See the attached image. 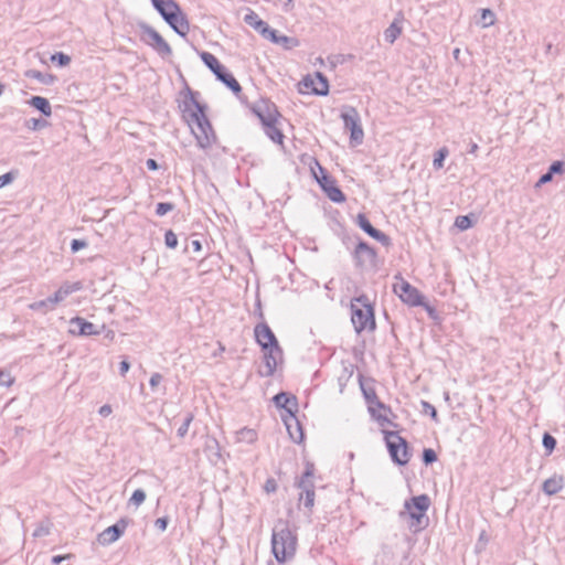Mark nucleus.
I'll return each mask as SVG.
<instances>
[{"instance_id":"obj_1","label":"nucleus","mask_w":565,"mask_h":565,"mask_svg":"<svg viewBox=\"0 0 565 565\" xmlns=\"http://www.w3.org/2000/svg\"><path fill=\"white\" fill-rule=\"evenodd\" d=\"M198 93L189 92L182 104V116L189 125L199 148L210 149L216 141V135L206 117L205 106L196 98Z\"/></svg>"},{"instance_id":"obj_2","label":"nucleus","mask_w":565,"mask_h":565,"mask_svg":"<svg viewBox=\"0 0 565 565\" xmlns=\"http://www.w3.org/2000/svg\"><path fill=\"white\" fill-rule=\"evenodd\" d=\"M297 550V535L285 522H279L271 534V552L279 563L294 557Z\"/></svg>"},{"instance_id":"obj_3","label":"nucleus","mask_w":565,"mask_h":565,"mask_svg":"<svg viewBox=\"0 0 565 565\" xmlns=\"http://www.w3.org/2000/svg\"><path fill=\"white\" fill-rule=\"evenodd\" d=\"M162 19L181 36L189 33L190 25L178 3L173 0H151Z\"/></svg>"},{"instance_id":"obj_4","label":"nucleus","mask_w":565,"mask_h":565,"mask_svg":"<svg viewBox=\"0 0 565 565\" xmlns=\"http://www.w3.org/2000/svg\"><path fill=\"white\" fill-rule=\"evenodd\" d=\"M351 321L356 333L375 329L374 310L366 296L362 295L353 299L351 303Z\"/></svg>"},{"instance_id":"obj_5","label":"nucleus","mask_w":565,"mask_h":565,"mask_svg":"<svg viewBox=\"0 0 565 565\" xmlns=\"http://www.w3.org/2000/svg\"><path fill=\"white\" fill-rule=\"evenodd\" d=\"M429 504L430 500L426 494L413 497L411 500L405 501L404 508L411 518L409 527L414 532H418L427 525L428 518L426 516V511Z\"/></svg>"},{"instance_id":"obj_6","label":"nucleus","mask_w":565,"mask_h":565,"mask_svg":"<svg viewBox=\"0 0 565 565\" xmlns=\"http://www.w3.org/2000/svg\"><path fill=\"white\" fill-rule=\"evenodd\" d=\"M203 63L213 72L218 81L225 84L235 95L242 90L239 83L236 78L226 71V68L218 62V60L209 52L201 53Z\"/></svg>"},{"instance_id":"obj_7","label":"nucleus","mask_w":565,"mask_h":565,"mask_svg":"<svg viewBox=\"0 0 565 565\" xmlns=\"http://www.w3.org/2000/svg\"><path fill=\"white\" fill-rule=\"evenodd\" d=\"M361 390L372 418H374L381 426L390 423L387 418L390 408L379 399L375 390L372 386H366L363 383H361Z\"/></svg>"},{"instance_id":"obj_8","label":"nucleus","mask_w":565,"mask_h":565,"mask_svg":"<svg viewBox=\"0 0 565 565\" xmlns=\"http://www.w3.org/2000/svg\"><path fill=\"white\" fill-rule=\"evenodd\" d=\"M385 441L395 463L404 466L409 461L407 443L397 431H385Z\"/></svg>"},{"instance_id":"obj_9","label":"nucleus","mask_w":565,"mask_h":565,"mask_svg":"<svg viewBox=\"0 0 565 565\" xmlns=\"http://www.w3.org/2000/svg\"><path fill=\"white\" fill-rule=\"evenodd\" d=\"M299 92L311 93L318 96H326L329 93V81L320 72L306 75L299 83Z\"/></svg>"},{"instance_id":"obj_10","label":"nucleus","mask_w":565,"mask_h":565,"mask_svg":"<svg viewBox=\"0 0 565 565\" xmlns=\"http://www.w3.org/2000/svg\"><path fill=\"white\" fill-rule=\"evenodd\" d=\"M316 166L319 169L320 174H318L313 169L312 173L315 179L320 184L322 190L326 192L328 198L334 203H342L345 201V195L340 190V188L335 184V181L329 177L326 170L320 166L318 161H316Z\"/></svg>"},{"instance_id":"obj_11","label":"nucleus","mask_w":565,"mask_h":565,"mask_svg":"<svg viewBox=\"0 0 565 565\" xmlns=\"http://www.w3.org/2000/svg\"><path fill=\"white\" fill-rule=\"evenodd\" d=\"M141 40L151 46L162 57L169 56L172 53L170 45L167 41L150 25H141Z\"/></svg>"},{"instance_id":"obj_12","label":"nucleus","mask_w":565,"mask_h":565,"mask_svg":"<svg viewBox=\"0 0 565 565\" xmlns=\"http://www.w3.org/2000/svg\"><path fill=\"white\" fill-rule=\"evenodd\" d=\"M395 278L398 279V281L394 284L393 289L403 302L409 306L423 305L424 297L420 295L417 288L412 286L402 277L396 276Z\"/></svg>"},{"instance_id":"obj_13","label":"nucleus","mask_w":565,"mask_h":565,"mask_svg":"<svg viewBox=\"0 0 565 565\" xmlns=\"http://www.w3.org/2000/svg\"><path fill=\"white\" fill-rule=\"evenodd\" d=\"M344 127L351 131V142L361 145L363 141L364 132L360 125V117L354 108H350L348 113L341 115Z\"/></svg>"},{"instance_id":"obj_14","label":"nucleus","mask_w":565,"mask_h":565,"mask_svg":"<svg viewBox=\"0 0 565 565\" xmlns=\"http://www.w3.org/2000/svg\"><path fill=\"white\" fill-rule=\"evenodd\" d=\"M128 524H129V520H127L125 518L120 519L118 522L108 526L98 535V542L102 545L113 544L124 534Z\"/></svg>"},{"instance_id":"obj_15","label":"nucleus","mask_w":565,"mask_h":565,"mask_svg":"<svg viewBox=\"0 0 565 565\" xmlns=\"http://www.w3.org/2000/svg\"><path fill=\"white\" fill-rule=\"evenodd\" d=\"M70 333L73 335H81V337H87V335H98L100 331L97 329V327L86 321L82 317H74L70 320Z\"/></svg>"},{"instance_id":"obj_16","label":"nucleus","mask_w":565,"mask_h":565,"mask_svg":"<svg viewBox=\"0 0 565 565\" xmlns=\"http://www.w3.org/2000/svg\"><path fill=\"white\" fill-rule=\"evenodd\" d=\"M255 338L257 343L263 348V350H267L268 348L279 345L278 341L271 331V329L266 323H259L255 327Z\"/></svg>"},{"instance_id":"obj_17","label":"nucleus","mask_w":565,"mask_h":565,"mask_svg":"<svg viewBox=\"0 0 565 565\" xmlns=\"http://www.w3.org/2000/svg\"><path fill=\"white\" fill-rule=\"evenodd\" d=\"M264 362H265V370L260 371L262 376H271L274 372L276 371L278 361L281 359V349L279 345H274L271 348H268L267 350H264Z\"/></svg>"},{"instance_id":"obj_18","label":"nucleus","mask_w":565,"mask_h":565,"mask_svg":"<svg viewBox=\"0 0 565 565\" xmlns=\"http://www.w3.org/2000/svg\"><path fill=\"white\" fill-rule=\"evenodd\" d=\"M356 224L366 234H369L371 237H373L374 239L379 241L383 245H388L390 244L388 236L386 234H384L383 232H381V231L376 230L375 227H373V225L370 223L369 218L364 214H362V213L358 214V216H356Z\"/></svg>"},{"instance_id":"obj_19","label":"nucleus","mask_w":565,"mask_h":565,"mask_svg":"<svg viewBox=\"0 0 565 565\" xmlns=\"http://www.w3.org/2000/svg\"><path fill=\"white\" fill-rule=\"evenodd\" d=\"M354 257L360 266L372 265L375 262L376 253L367 243L360 242L355 247Z\"/></svg>"},{"instance_id":"obj_20","label":"nucleus","mask_w":565,"mask_h":565,"mask_svg":"<svg viewBox=\"0 0 565 565\" xmlns=\"http://www.w3.org/2000/svg\"><path fill=\"white\" fill-rule=\"evenodd\" d=\"M81 289H82V284L79 281H75V282L65 281L60 286V288L51 297L57 306L60 302L65 300L70 295H72L73 292H76Z\"/></svg>"},{"instance_id":"obj_21","label":"nucleus","mask_w":565,"mask_h":565,"mask_svg":"<svg viewBox=\"0 0 565 565\" xmlns=\"http://www.w3.org/2000/svg\"><path fill=\"white\" fill-rule=\"evenodd\" d=\"M255 113L257 114L264 127L276 124L277 117L279 115L274 105L258 106L255 109Z\"/></svg>"},{"instance_id":"obj_22","label":"nucleus","mask_w":565,"mask_h":565,"mask_svg":"<svg viewBox=\"0 0 565 565\" xmlns=\"http://www.w3.org/2000/svg\"><path fill=\"white\" fill-rule=\"evenodd\" d=\"M313 476H315V466L311 462L306 463V469L300 477V479L296 482L297 488L300 489V492H305L306 490H313Z\"/></svg>"},{"instance_id":"obj_23","label":"nucleus","mask_w":565,"mask_h":565,"mask_svg":"<svg viewBox=\"0 0 565 565\" xmlns=\"http://www.w3.org/2000/svg\"><path fill=\"white\" fill-rule=\"evenodd\" d=\"M264 36L270 40L273 43L284 46L285 49H292L298 45L297 39L287 35H278L277 32L270 26L269 32H266V35Z\"/></svg>"},{"instance_id":"obj_24","label":"nucleus","mask_w":565,"mask_h":565,"mask_svg":"<svg viewBox=\"0 0 565 565\" xmlns=\"http://www.w3.org/2000/svg\"><path fill=\"white\" fill-rule=\"evenodd\" d=\"M274 402L278 407L285 408L290 414V417L295 416L294 412L297 411V401L295 396H290L287 393L281 392L274 397Z\"/></svg>"},{"instance_id":"obj_25","label":"nucleus","mask_w":565,"mask_h":565,"mask_svg":"<svg viewBox=\"0 0 565 565\" xmlns=\"http://www.w3.org/2000/svg\"><path fill=\"white\" fill-rule=\"evenodd\" d=\"M564 487V478L563 476L554 475L553 477L546 479L542 484V491L547 495H553L558 493Z\"/></svg>"},{"instance_id":"obj_26","label":"nucleus","mask_w":565,"mask_h":565,"mask_svg":"<svg viewBox=\"0 0 565 565\" xmlns=\"http://www.w3.org/2000/svg\"><path fill=\"white\" fill-rule=\"evenodd\" d=\"M244 21L248 25L253 26L256 31L262 33L263 36L266 35V32H269V25L265 21L259 19L258 14L255 13L254 11H250L249 13H247L244 17Z\"/></svg>"},{"instance_id":"obj_27","label":"nucleus","mask_w":565,"mask_h":565,"mask_svg":"<svg viewBox=\"0 0 565 565\" xmlns=\"http://www.w3.org/2000/svg\"><path fill=\"white\" fill-rule=\"evenodd\" d=\"M286 427L290 438L295 443H300L303 438L301 426L295 416H291L289 420H286Z\"/></svg>"},{"instance_id":"obj_28","label":"nucleus","mask_w":565,"mask_h":565,"mask_svg":"<svg viewBox=\"0 0 565 565\" xmlns=\"http://www.w3.org/2000/svg\"><path fill=\"white\" fill-rule=\"evenodd\" d=\"M56 307V303L53 301L52 297H47L46 299L34 301L29 305V308L33 311H39L43 315L53 311Z\"/></svg>"},{"instance_id":"obj_29","label":"nucleus","mask_w":565,"mask_h":565,"mask_svg":"<svg viewBox=\"0 0 565 565\" xmlns=\"http://www.w3.org/2000/svg\"><path fill=\"white\" fill-rule=\"evenodd\" d=\"M29 104L32 107H34L35 109H38L39 111H41L44 116H51V114H52L51 105H50L49 100L44 97L33 96L29 100Z\"/></svg>"},{"instance_id":"obj_30","label":"nucleus","mask_w":565,"mask_h":565,"mask_svg":"<svg viewBox=\"0 0 565 565\" xmlns=\"http://www.w3.org/2000/svg\"><path fill=\"white\" fill-rule=\"evenodd\" d=\"M402 26L399 20L395 19L384 31V39L390 44H393L395 40L401 35Z\"/></svg>"},{"instance_id":"obj_31","label":"nucleus","mask_w":565,"mask_h":565,"mask_svg":"<svg viewBox=\"0 0 565 565\" xmlns=\"http://www.w3.org/2000/svg\"><path fill=\"white\" fill-rule=\"evenodd\" d=\"M265 134L267 137L274 142L281 143L284 139V135L281 130L276 126V124H271L269 126L264 127Z\"/></svg>"},{"instance_id":"obj_32","label":"nucleus","mask_w":565,"mask_h":565,"mask_svg":"<svg viewBox=\"0 0 565 565\" xmlns=\"http://www.w3.org/2000/svg\"><path fill=\"white\" fill-rule=\"evenodd\" d=\"M257 439V433L250 428H243L237 433V440L253 444Z\"/></svg>"},{"instance_id":"obj_33","label":"nucleus","mask_w":565,"mask_h":565,"mask_svg":"<svg viewBox=\"0 0 565 565\" xmlns=\"http://www.w3.org/2000/svg\"><path fill=\"white\" fill-rule=\"evenodd\" d=\"M315 489L306 490L305 492L299 493V502L305 505V508L311 510L315 505Z\"/></svg>"},{"instance_id":"obj_34","label":"nucleus","mask_w":565,"mask_h":565,"mask_svg":"<svg viewBox=\"0 0 565 565\" xmlns=\"http://www.w3.org/2000/svg\"><path fill=\"white\" fill-rule=\"evenodd\" d=\"M449 151L446 147L440 148L436 153L433 161V167L436 170H439L444 167V161L448 156Z\"/></svg>"},{"instance_id":"obj_35","label":"nucleus","mask_w":565,"mask_h":565,"mask_svg":"<svg viewBox=\"0 0 565 565\" xmlns=\"http://www.w3.org/2000/svg\"><path fill=\"white\" fill-rule=\"evenodd\" d=\"M481 20H482V26L489 28L494 24L495 22V15L492 10L490 9H482L481 10Z\"/></svg>"},{"instance_id":"obj_36","label":"nucleus","mask_w":565,"mask_h":565,"mask_svg":"<svg viewBox=\"0 0 565 565\" xmlns=\"http://www.w3.org/2000/svg\"><path fill=\"white\" fill-rule=\"evenodd\" d=\"M146 500V492L142 489H137L134 491L132 495L129 499V504L138 508Z\"/></svg>"},{"instance_id":"obj_37","label":"nucleus","mask_w":565,"mask_h":565,"mask_svg":"<svg viewBox=\"0 0 565 565\" xmlns=\"http://www.w3.org/2000/svg\"><path fill=\"white\" fill-rule=\"evenodd\" d=\"M455 225L460 230V231H466L468 228H470L472 226V222L470 220L469 216L467 215H460V216H457L456 221H455Z\"/></svg>"},{"instance_id":"obj_38","label":"nucleus","mask_w":565,"mask_h":565,"mask_svg":"<svg viewBox=\"0 0 565 565\" xmlns=\"http://www.w3.org/2000/svg\"><path fill=\"white\" fill-rule=\"evenodd\" d=\"M193 420V415L189 413L184 418L182 425L178 428V436L184 437L188 434L189 427Z\"/></svg>"},{"instance_id":"obj_39","label":"nucleus","mask_w":565,"mask_h":565,"mask_svg":"<svg viewBox=\"0 0 565 565\" xmlns=\"http://www.w3.org/2000/svg\"><path fill=\"white\" fill-rule=\"evenodd\" d=\"M173 209H174V205L172 203L160 202V203L157 204L156 214L158 216H163L167 213L171 212Z\"/></svg>"},{"instance_id":"obj_40","label":"nucleus","mask_w":565,"mask_h":565,"mask_svg":"<svg viewBox=\"0 0 565 565\" xmlns=\"http://www.w3.org/2000/svg\"><path fill=\"white\" fill-rule=\"evenodd\" d=\"M164 244L169 248H175L178 246V237L173 231L169 230L166 232Z\"/></svg>"},{"instance_id":"obj_41","label":"nucleus","mask_w":565,"mask_h":565,"mask_svg":"<svg viewBox=\"0 0 565 565\" xmlns=\"http://www.w3.org/2000/svg\"><path fill=\"white\" fill-rule=\"evenodd\" d=\"M542 443H543L544 448L550 454L554 450V448L556 446V439L547 433L544 434Z\"/></svg>"},{"instance_id":"obj_42","label":"nucleus","mask_w":565,"mask_h":565,"mask_svg":"<svg viewBox=\"0 0 565 565\" xmlns=\"http://www.w3.org/2000/svg\"><path fill=\"white\" fill-rule=\"evenodd\" d=\"M423 413L429 415L435 422H438L436 408L428 402L422 401Z\"/></svg>"},{"instance_id":"obj_43","label":"nucleus","mask_w":565,"mask_h":565,"mask_svg":"<svg viewBox=\"0 0 565 565\" xmlns=\"http://www.w3.org/2000/svg\"><path fill=\"white\" fill-rule=\"evenodd\" d=\"M437 460V455L435 450L430 448H426L423 451V461L425 465H431Z\"/></svg>"},{"instance_id":"obj_44","label":"nucleus","mask_w":565,"mask_h":565,"mask_svg":"<svg viewBox=\"0 0 565 565\" xmlns=\"http://www.w3.org/2000/svg\"><path fill=\"white\" fill-rule=\"evenodd\" d=\"M11 374L4 370H0V386L9 387L13 383Z\"/></svg>"},{"instance_id":"obj_45","label":"nucleus","mask_w":565,"mask_h":565,"mask_svg":"<svg viewBox=\"0 0 565 565\" xmlns=\"http://www.w3.org/2000/svg\"><path fill=\"white\" fill-rule=\"evenodd\" d=\"M52 61L53 62L57 61L60 66H66L70 64L71 57L64 53H56V54L52 55Z\"/></svg>"},{"instance_id":"obj_46","label":"nucleus","mask_w":565,"mask_h":565,"mask_svg":"<svg viewBox=\"0 0 565 565\" xmlns=\"http://www.w3.org/2000/svg\"><path fill=\"white\" fill-rule=\"evenodd\" d=\"M163 380V376L162 374L156 372V373H152V375L150 376V380H149V385L151 387L152 391H156L157 387L159 386V384L162 382Z\"/></svg>"},{"instance_id":"obj_47","label":"nucleus","mask_w":565,"mask_h":565,"mask_svg":"<svg viewBox=\"0 0 565 565\" xmlns=\"http://www.w3.org/2000/svg\"><path fill=\"white\" fill-rule=\"evenodd\" d=\"M87 246V242L84 239H73L71 243L72 253H77L78 250L85 248Z\"/></svg>"},{"instance_id":"obj_48","label":"nucleus","mask_w":565,"mask_h":565,"mask_svg":"<svg viewBox=\"0 0 565 565\" xmlns=\"http://www.w3.org/2000/svg\"><path fill=\"white\" fill-rule=\"evenodd\" d=\"M13 180H14L13 172H8V173L0 175V189L3 188L4 185L11 183Z\"/></svg>"},{"instance_id":"obj_49","label":"nucleus","mask_w":565,"mask_h":565,"mask_svg":"<svg viewBox=\"0 0 565 565\" xmlns=\"http://www.w3.org/2000/svg\"><path fill=\"white\" fill-rule=\"evenodd\" d=\"M563 168H564V163L562 161H554L550 166L548 172L554 175L555 173H561L563 171Z\"/></svg>"},{"instance_id":"obj_50","label":"nucleus","mask_w":565,"mask_h":565,"mask_svg":"<svg viewBox=\"0 0 565 565\" xmlns=\"http://www.w3.org/2000/svg\"><path fill=\"white\" fill-rule=\"evenodd\" d=\"M111 412H113V408H111V406H110V405H108V404L103 405V406L99 408V411H98L99 415H100V416H103V417H107V416H109V415L111 414Z\"/></svg>"},{"instance_id":"obj_51","label":"nucleus","mask_w":565,"mask_h":565,"mask_svg":"<svg viewBox=\"0 0 565 565\" xmlns=\"http://www.w3.org/2000/svg\"><path fill=\"white\" fill-rule=\"evenodd\" d=\"M130 364L127 360H122L119 364L120 375H125L129 371Z\"/></svg>"},{"instance_id":"obj_52","label":"nucleus","mask_w":565,"mask_h":565,"mask_svg":"<svg viewBox=\"0 0 565 565\" xmlns=\"http://www.w3.org/2000/svg\"><path fill=\"white\" fill-rule=\"evenodd\" d=\"M553 178V174H551L548 171L546 173H544L543 175H541L540 180H539V183L537 185L540 184H545L547 182H550Z\"/></svg>"},{"instance_id":"obj_53","label":"nucleus","mask_w":565,"mask_h":565,"mask_svg":"<svg viewBox=\"0 0 565 565\" xmlns=\"http://www.w3.org/2000/svg\"><path fill=\"white\" fill-rule=\"evenodd\" d=\"M167 520L164 518H159L156 520V526L161 530V531H164L167 529Z\"/></svg>"},{"instance_id":"obj_54","label":"nucleus","mask_w":565,"mask_h":565,"mask_svg":"<svg viewBox=\"0 0 565 565\" xmlns=\"http://www.w3.org/2000/svg\"><path fill=\"white\" fill-rule=\"evenodd\" d=\"M146 166L149 170H157L159 168V166L154 159H148L146 161Z\"/></svg>"},{"instance_id":"obj_55","label":"nucleus","mask_w":565,"mask_h":565,"mask_svg":"<svg viewBox=\"0 0 565 565\" xmlns=\"http://www.w3.org/2000/svg\"><path fill=\"white\" fill-rule=\"evenodd\" d=\"M68 555H55L52 557V563L55 565L61 564L65 558H68Z\"/></svg>"},{"instance_id":"obj_56","label":"nucleus","mask_w":565,"mask_h":565,"mask_svg":"<svg viewBox=\"0 0 565 565\" xmlns=\"http://www.w3.org/2000/svg\"><path fill=\"white\" fill-rule=\"evenodd\" d=\"M276 489V484L274 482V480H268L266 482V490L267 491H274Z\"/></svg>"},{"instance_id":"obj_57","label":"nucleus","mask_w":565,"mask_h":565,"mask_svg":"<svg viewBox=\"0 0 565 565\" xmlns=\"http://www.w3.org/2000/svg\"><path fill=\"white\" fill-rule=\"evenodd\" d=\"M478 148H479L478 145L476 142H472L470 145L469 152L475 154L477 152Z\"/></svg>"},{"instance_id":"obj_58","label":"nucleus","mask_w":565,"mask_h":565,"mask_svg":"<svg viewBox=\"0 0 565 565\" xmlns=\"http://www.w3.org/2000/svg\"><path fill=\"white\" fill-rule=\"evenodd\" d=\"M292 1L294 0H286L284 4L286 11H289L292 8Z\"/></svg>"},{"instance_id":"obj_59","label":"nucleus","mask_w":565,"mask_h":565,"mask_svg":"<svg viewBox=\"0 0 565 565\" xmlns=\"http://www.w3.org/2000/svg\"><path fill=\"white\" fill-rule=\"evenodd\" d=\"M192 246L194 250H201V243L199 241H193Z\"/></svg>"},{"instance_id":"obj_60","label":"nucleus","mask_w":565,"mask_h":565,"mask_svg":"<svg viewBox=\"0 0 565 565\" xmlns=\"http://www.w3.org/2000/svg\"><path fill=\"white\" fill-rule=\"evenodd\" d=\"M459 53H460V50H459V49L454 50V56H455L456 58H458Z\"/></svg>"},{"instance_id":"obj_61","label":"nucleus","mask_w":565,"mask_h":565,"mask_svg":"<svg viewBox=\"0 0 565 565\" xmlns=\"http://www.w3.org/2000/svg\"><path fill=\"white\" fill-rule=\"evenodd\" d=\"M42 533H44V531H43V530H36V531L34 532V535H35V536H40Z\"/></svg>"},{"instance_id":"obj_62","label":"nucleus","mask_w":565,"mask_h":565,"mask_svg":"<svg viewBox=\"0 0 565 565\" xmlns=\"http://www.w3.org/2000/svg\"><path fill=\"white\" fill-rule=\"evenodd\" d=\"M34 77L39 78V77H40V72H36V73L34 74Z\"/></svg>"}]
</instances>
